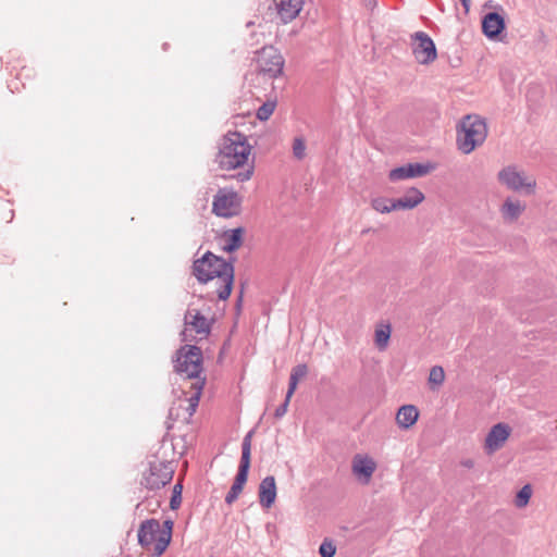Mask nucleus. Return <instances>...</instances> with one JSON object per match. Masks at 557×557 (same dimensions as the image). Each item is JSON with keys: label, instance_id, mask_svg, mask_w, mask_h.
<instances>
[{"label": "nucleus", "instance_id": "obj_1", "mask_svg": "<svg viewBox=\"0 0 557 557\" xmlns=\"http://www.w3.org/2000/svg\"><path fill=\"white\" fill-rule=\"evenodd\" d=\"M193 274L199 283L216 278V293L220 300H226L234 284V265L232 262L207 251L193 263Z\"/></svg>", "mask_w": 557, "mask_h": 557}, {"label": "nucleus", "instance_id": "obj_2", "mask_svg": "<svg viewBox=\"0 0 557 557\" xmlns=\"http://www.w3.org/2000/svg\"><path fill=\"white\" fill-rule=\"evenodd\" d=\"M250 153L251 145L247 137L238 132H230L222 139L216 162L223 170H234L244 166Z\"/></svg>", "mask_w": 557, "mask_h": 557}, {"label": "nucleus", "instance_id": "obj_3", "mask_svg": "<svg viewBox=\"0 0 557 557\" xmlns=\"http://www.w3.org/2000/svg\"><path fill=\"white\" fill-rule=\"evenodd\" d=\"M172 525L173 522L166 520L162 529L158 520H145L138 529V543L145 548H150L153 545V555L160 557L171 542Z\"/></svg>", "mask_w": 557, "mask_h": 557}, {"label": "nucleus", "instance_id": "obj_4", "mask_svg": "<svg viewBox=\"0 0 557 557\" xmlns=\"http://www.w3.org/2000/svg\"><path fill=\"white\" fill-rule=\"evenodd\" d=\"M487 136L485 121L479 115L465 116L457 131V145L459 150L468 154L481 146Z\"/></svg>", "mask_w": 557, "mask_h": 557}, {"label": "nucleus", "instance_id": "obj_5", "mask_svg": "<svg viewBox=\"0 0 557 557\" xmlns=\"http://www.w3.org/2000/svg\"><path fill=\"white\" fill-rule=\"evenodd\" d=\"M175 371L185 375L186 379L203 380L200 377L202 372V351L199 347L186 345L176 352Z\"/></svg>", "mask_w": 557, "mask_h": 557}, {"label": "nucleus", "instance_id": "obj_6", "mask_svg": "<svg viewBox=\"0 0 557 557\" xmlns=\"http://www.w3.org/2000/svg\"><path fill=\"white\" fill-rule=\"evenodd\" d=\"M253 431H249L242 443V457H240V463L238 467L237 474L235 476L234 483L231 486L226 497L225 503L231 505L233 504L242 493L244 485L248 478V471L250 467V456H251V437H252Z\"/></svg>", "mask_w": 557, "mask_h": 557}, {"label": "nucleus", "instance_id": "obj_7", "mask_svg": "<svg viewBox=\"0 0 557 557\" xmlns=\"http://www.w3.org/2000/svg\"><path fill=\"white\" fill-rule=\"evenodd\" d=\"M174 469L170 462L152 461L144 474L141 484L149 490H159L171 482Z\"/></svg>", "mask_w": 557, "mask_h": 557}, {"label": "nucleus", "instance_id": "obj_8", "mask_svg": "<svg viewBox=\"0 0 557 557\" xmlns=\"http://www.w3.org/2000/svg\"><path fill=\"white\" fill-rule=\"evenodd\" d=\"M240 209V197L236 191L220 189L213 198L212 212L218 216L231 218Z\"/></svg>", "mask_w": 557, "mask_h": 557}, {"label": "nucleus", "instance_id": "obj_9", "mask_svg": "<svg viewBox=\"0 0 557 557\" xmlns=\"http://www.w3.org/2000/svg\"><path fill=\"white\" fill-rule=\"evenodd\" d=\"M284 59L273 47H265L258 57V71L268 78H276L283 72Z\"/></svg>", "mask_w": 557, "mask_h": 557}, {"label": "nucleus", "instance_id": "obj_10", "mask_svg": "<svg viewBox=\"0 0 557 557\" xmlns=\"http://www.w3.org/2000/svg\"><path fill=\"white\" fill-rule=\"evenodd\" d=\"M411 49L414 59L420 64H430L437 58L435 44L424 32H417L412 35Z\"/></svg>", "mask_w": 557, "mask_h": 557}, {"label": "nucleus", "instance_id": "obj_11", "mask_svg": "<svg viewBox=\"0 0 557 557\" xmlns=\"http://www.w3.org/2000/svg\"><path fill=\"white\" fill-rule=\"evenodd\" d=\"M212 322L213 320L208 319L198 309L188 308L184 315L183 341H187L188 331H194L200 339L207 338L211 332Z\"/></svg>", "mask_w": 557, "mask_h": 557}, {"label": "nucleus", "instance_id": "obj_12", "mask_svg": "<svg viewBox=\"0 0 557 557\" xmlns=\"http://www.w3.org/2000/svg\"><path fill=\"white\" fill-rule=\"evenodd\" d=\"M497 177L503 185L515 191L524 188L527 194H532L535 187V180L525 177L523 172L511 165L499 171Z\"/></svg>", "mask_w": 557, "mask_h": 557}, {"label": "nucleus", "instance_id": "obj_13", "mask_svg": "<svg viewBox=\"0 0 557 557\" xmlns=\"http://www.w3.org/2000/svg\"><path fill=\"white\" fill-rule=\"evenodd\" d=\"M510 428L505 423H497L492 426L484 442L486 454L492 455L499 450L510 435Z\"/></svg>", "mask_w": 557, "mask_h": 557}, {"label": "nucleus", "instance_id": "obj_14", "mask_svg": "<svg viewBox=\"0 0 557 557\" xmlns=\"http://www.w3.org/2000/svg\"><path fill=\"white\" fill-rule=\"evenodd\" d=\"M430 172V166L421 163H408L389 171L388 178L392 182H399L412 177H421Z\"/></svg>", "mask_w": 557, "mask_h": 557}, {"label": "nucleus", "instance_id": "obj_15", "mask_svg": "<svg viewBox=\"0 0 557 557\" xmlns=\"http://www.w3.org/2000/svg\"><path fill=\"white\" fill-rule=\"evenodd\" d=\"M272 4L283 23L293 21L302 9V0H272Z\"/></svg>", "mask_w": 557, "mask_h": 557}, {"label": "nucleus", "instance_id": "obj_16", "mask_svg": "<svg viewBox=\"0 0 557 557\" xmlns=\"http://www.w3.org/2000/svg\"><path fill=\"white\" fill-rule=\"evenodd\" d=\"M352 473L368 483L376 469V463L369 456L356 455L351 462Z\"/></svg>", "mask_w": 557, "mask_h": 557}, {"label": "nucleus", "instance_id": "obj_17", "mask_svg": "<svg viewBox=\"0 0 557 557\" xmlns=\"http://www.w3.org/2000/svg\"><path fill=\"white\" fill-rule=\"evenodd\" d=\"M482 29L487 38H496L505 29V21L497 12H490L482 20Z\"/></svg>", "mask_w": 557, "mask_h": 557}, {"label": "nucleus", "instance_id": "obj_18", "mask_svg": "<svg viewBox=\"0 0 557 557\" xmlns=\"http://www.w3.org/2000/svg\"><path fill=\"white\" fill-rule=\"evenodd\" d=\"M276 498V484L272 475L265 476L259 485V502L264 508H270Z\"/></svg>", "mask_w": 557, "mask_h": 557}, {"label": "nucleus", "instance_id": "obj_19", "mask_svg": "<svg viewBox=\"0 0 557 557\" xmlns=\"http://www.w3.org/2000/svg\"><path fill=\"white\" fill-rule=\"evenodd\" d=\"M423 200L424 195L418 188L411 187L403 197L395 199L396 209L411 210L420 205Z\"/></svg>", "mask_w": 557, "mask_h": 557}, {"label": "nucleus", "instance_id": "obj_20", "mask_svg": "<svg viewBox=\"0 0 557 557\" xmlns=\"http://www.w3.org/2000/svg\"><path fill=\"white\" fill-rule=\"evenodd\" d=\"M419 417V412L413 405H405L398 409L396 422L401 429H408L413 425Z\"/></svg>", "mask_w": 557, "mask_h": 557}, {"label": "nucleus", "instance_id": "obj_21", "mask_svg": "<svg viewBox=\"0 0 557 557\" xmlns=\"http://www.w3.org/2000/svg\"><path fill=\"white\" fill-rule=\"evenodd\" d=\"M525 206L517 199L507 198L502 206L500 212L506 221H516L524 211Z\"/></svg>", "mask_w": 557, "mask_h": 557}, {"label": "nucleus", "instance_id": "obj_22", "mask_svg": "<svg viewBox=\"0 0 557 557\" xmlns=\"http://www.w3.org/2000/svg\"><path fill=\"white\" fill-rule=\"evenodd\" d=\"M244 232L245 231L243 227H237L225 232V245L223 249L226 252H233L237 250L242 246Z\"/></svg>", "mask_w": 557, "mask_h": 557}, {"label": "nucleus", "instance_id": "obj_23", "mask_svg": "<svg viewBox=\"0 0 557 557\" xmlns=\"http://www.w3.org/2000/svg\"><path fill=\"white\" fill-rule=\"evenodd\" d=\"M371 206L375 211L380 213H389L394 210H397L395 200L384 197H376L372 199Z\"/></svg>", "mask_w": 557, "mask_h": 557}, {"label": "nucleus", "instance_id": "obj_24", "mask_svg": "<svg viewBox=\"0 0 557 557\" xmlns=\"http://www.w3.org/2000/svg\"><path fill=\"white\" fill-rule=\"evenodd\" d=\"M391 337V326L388 324L381 325L379 329L375 330L374 334V342L376 347L380 350H384L387 345Z\"/></svg>", "mask_w": 557, "mask_h": 557}, {"label": "nucleus", "instance_id": "obj_25", "mask_svg": "<svg viewBox=\"0 0 557 557\" xmlns=\"http://www.w3.org/2000/svg\"><path fill=\"white\" fill-rule=\"evenodd\" d=\"M203 385H205V380H198V381H196L195 383L191 384V387L195 389V392H194V394L189 398L190 414L193 412H195V410H196V408L198 406V403H199V399H200V396H201V392H202Z\"/></svg>", "mask_w": 557, "mask_h": 557}, {"label": "nucleus", "instance_id": "obj_26", "mask_svg": "<svg viewBox=\"0 0 557 557\" xmlns=\"http://www.w3.org/2000/svg\"><path fill=\"white\" fill-rule=\"evenodd\" d=\"M532 496V487L531 485H524L516 495L515 505L518 508H523L529 504V500Z\"/></svg>", "mask_w": 557, "mask_h": 557}, {"label": "nucleus", "instance_id": "obj_27", "mask_svg": "<svg viewBox=\"0 0 557 557\" xmlns=\"http://www.w3.org/2000/svg\"><path fill=\"white\" fill-rule=\"evenodd\" d=\"M293 154L297 160H302L306 156V143L301 137H296L293 141Z\"/></svg>", "mask_w": 557, "mask_h": 557}, {"label": "nucleus", "instance_id": "obj_28", "mask_svg": "<svg viewBox=\"0 0 557 557\" xmlns=\"http://www.w3.org/2000/svg\"><path fill=\"white\" fill-rule=\"evenodd\" d=\"M445 380V373L442 367L435 366L431 369L429 381L431 384L441 385Z\"/></svg>", "mask_w": 557, "mask_h": 557}, {"label": "nucleus", "instance_id": "obj_29", "mask_svg": "<svg viewBox=\"0 0 557 557\" xmlns=\"http://www.w3.org/2000/svg\"><path fill=\"white\" fill-rule=\"evenodd\" d=\"M336 553V547L334 546L333 542L325 539L319 548V554L321 557H334Z\"/></svg>", "mask_w": 557, "mask_h": 557}, {"label": "nucleus", "instance_id": "obj_30", "mask_svg": "<svg viewBox=\"0 0 557 557\" xmlns=\"http://www.w3.org/2000/svg\"><path fill=\"white\" fill-rule=\"evenodd\" d=\"M274 111V104L271 102L263 103L257 111V117L261 121L268 120Z\"/></svg>", "mask_w": 557, "mask_h": 557}, {"label": "nucleus", "instance_id": "obj_31", "mask_svg": "<svg viewBox=\"0 0 557 557\" xmlns=\"http://www.w3.org/2000/svg\"><path fill=\"white\" fill-rule=\"evenodd\" d=\"M181 502H182V485L175 484L173 487V495L170 500V507L172 509H176L181 505Z\"/></svg>", "mask_w": 557, "mask_h": 557}, {"label": "nucleus", "instance_id": "obj_32", "mask_svg": "<svg viewBox=\"0 0 557 557\" xmlns=\"http://www.w3.org/2000/svg\"><path fill=\"white\" fill-rule=\"evenodd\" d=\"M308 372V368L306 364H298L296 367L293 368L292 370V373H290V376L289 377H295L296 381L299 382L300 379H302L304 376H306Z\"/></svg>", "mask_w": 557, "mask_h": 557}, {"label": "nucleus", "instance_id": "obj_33", "mask_svg": "<svg viewBox=\"0 0 557 557\" xmlns=\"http://www.w3.org/2000/svg\"><path fill=\"white\" fill-rule=\"evenodd\" d=\"M252 172H253V168L248 166L244 172H239L236 175V178L238 182H246V181L250 180Z\"/></svg>", "mask_w": 557, "mask_h": 557}, {"label": "nucleus", "instance_id": "obj_34", "mask_svg": "<svg viewBox=\"0 0 557 557\" xmlns=\"http://www.w3.org/2000/svg\"><path fill=\"white\" fill-rule=\"evenodd\" d=\"M288 405L289 401H287V397H285L284 403L275 409L274 416L276 418H282L287 412Z\"/></svg>", "mask_w": 557, "mask_h": 557}, {"label": "nucleus", "instance_id": "obj_35", "mask_svg": "<svg viewBox=\"0 0 557 557\" xmlns=\"http://www.w3.org/2000/svg\"><path fill=\"white\" fill-rule=\"evenodd\" d=\"M297 384H298V381H296L295 377H289L288 389L286 393L287 401L290 400L293 394L295 393V391L297 388Z\"/></svg>", "mask_w": 557, "mask_h": 557}, {"label": "nucleus", "instance_id": "obj_36", "mask_svg": "<svg viewBox=\"0 0 557 557\" xmlns=\"http://www.w3.org/2000/svg\"><path fill=\"white\" fill-rule=\"evenodd\" d=\"M461 466L470 469L474 467V461L472 459H465L461 461Z\"/></svg>", "mask_w": 557, "mask_h": 557}, {"label": "nucleus", "instance_id": "obj_37", "mask_svg": "<svg viewBox=\"0 0 557 557\" xmlns=\"http://www.w3.org/2000/svg\"><path fill=\"white\" fill-rule=\"evenodd\" d=\"M461 1V4L465 9V12L468 13L469 10H470V0H460Z\"/></svg>", "mask_w": 557, "mask_h": 557}, {"label": "nucleus", "instance_id": "obj_38", "mask_svg": "<svg viewBox=\"0 0 557 557\" xmlns=\"http://www.w3.org/2000/svg\"><path fill=\"white\" fill-rule=\"evenodd\" d=\"M240 295H243V292L240 293ZM240 304H242V296H239L238 300H237V307L239 308L240 307Z\"/></svg>", "mask_w": 557, "mask_h": 557}]
</instances>
